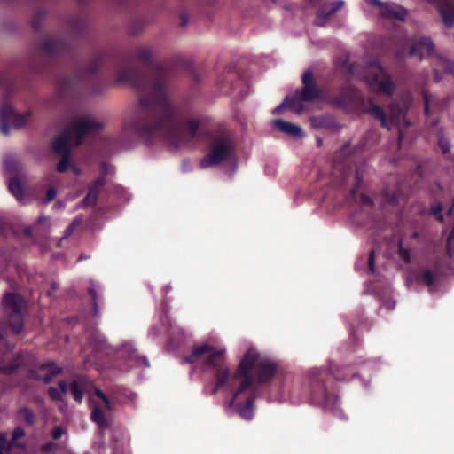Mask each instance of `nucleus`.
I'll use <instances>...</instances> for the list:
<instances>
[{"label":"nucleus","mask_w":454,"mask_h":454,"mask_svg":"<svg viewBox=\"0 0 454 454\" xmlns=\"http://www.w3.org/2000/svg\"><path fill=\"white\" fill-rule=\"evenodd\" d=\"M153 57L150 47L139 46L117 59V82L129 84L138 94L135 116L124 129L146 145L163 140L179 147L193 140L200 121H184L171 101L172 71L165 64L153 63Z\"/></svg>","instance_id":"1"},{"label":"nucleus","mask_w":454,"mask_h":454,"mask_svg":"<svg viewBox=\"0 0 454 454\" xmlns=\"http://www.w3.org/2000/svg\"><path fill=\"white\" fill-rule=\"evenodd\" d=\"M328 375H332L336 380L346 381L355 378L357 375V370L353 365L338 366L331 362L327 370L324 368L309 370L305 380L304 388L310 403L344 419L346 416L340 408L339 396L329 390L325 383Z\"/></svg>","instance_id":"2"},{"label":"nucleus","mask_w":454,"mask_h":454,"mask_svg":"<svg viewBox=\"0 0 454 454\" xmlns=\"http://www.w3.org/2000/svg\"><path fill=\"white\" fill-rule=\"evenodd\" d=\"M278 370L276 362L267 356H262L255 348H250L241 358L235 372L233 380L241 379V381L230 400L232 406L235 399L243 392L249 389L254 382L266 384L271 380Z\"/></svg>","instance_id":"3"},{"label":"nucleus","mask_w":454,"mask_h":454,"mask_svg":"<svg viewBox=\"0 0 454 454\" xmlns=\"http://www.w3.org/2000/svg\"><path fill=\"white\" fill-rule=\"evenodd\" d=\"M204 356V365L215 370V384L210 391V395H214L227 386L231 372L225 364L224 350L217 349L207 344L193 345L191 354L186 356L184 360L186 364H194Z\"/></svg>","instance_id":"4"},{"label":"nucleus","mask_w":454,"mask_h":454,"mask_svg":"<svg viewBox=\"0 0 454 454\" xmlns=\"http://www.w3.org/2000/svg\"><path fill=\"white\" fill-rule=\"evenodd\" d=\"M235 149L233 137L228 130L221 129L210 133L208 153L200 160V168H207L221 165L234 154Z\"/></svg>","instance_id":"5"},{"label":"nucleus","mask_w":454,"mask_h":454,"mask_svg":"<svg viewBox=\"0 0 454 454\" xmlns=\"http://www.w3.org/2000/svg\"><path fill=\"white\" fill-rule=\"evenodd\" d=\"M302 88L286 99L289 100L290 106L297 113L304 110L302 102H313L321 98V90L314 80V74L311 70H307L301 76Z\"/></svg>","instance_id":"6"},{"label":"nucleus","mask_w":454,"mask_h":454,"mask_svg":"<svg viewBox=\"0 0 454 454\" xmlns=\"http://www.w3.org/2000/svg\"><path fill=\"white\" fill-rule=\"evenodd\" d=\"M2 305L7 322L13 333L20 334L24 327L23 298L19 294L7 293L3 298Z\"/></svg>","instance_id":"7"},{"label":"nucleus","mask_w":454,"mask_h":454,"mask_svg":"<svg viewBox=\"0 0 454 454\" xmlns=\"http://www.w3.org/2000/svg\"><path fill=\"white\" fill-rule=\"evenodd\" d=\"M102 124L91 118L76 117L72 120L66 127L73 137L74 145L80 146L84 140V137L90 133L99 130Z\"/></svg>","instance_id":"8"},{"label":"nucleus","mask_w":454,"mask_h":454,"mask_svg":"<svg viewBox=\"0 0 454 454\" xmlns=\"http://www.w3.org/2000/svg\"><path fill=\"white\" fill-rule=\"evenodd\" d=\"M31 116L30 112L26 114H19L14 108L9 104L6 98L4 99L3 104L0 107V130L1 132L8 136L10 134L9 122H12V126L17 129H21L26 126L27 119Z\"/></svg>","instance_id":"9"},{"label":"nucleus","mask_w":454,"mask_h":454,"mask_svg":"<svg viewBox=\"0 0 454 454\" xmlns=\"http://www.w3.org/2000/svg\"><path fill=\"white\" fill-rule=\"evenodd\" d=\"M375 67L376 72L370 73L365 77L367 83L372 90L387 96H392L396 89L395 82L380 64L377 63Z\"/></svg>","instance_id":"10"},{"label":"nucleus","mask_w":454,"mask_h":454,"mask_svg":"<svg viewBox=\"0 0 454 454\" xmlns=\"http://www.w3.org/2000/svg\"><path fill=\"white\" fill-rule=\"evenodd\" d=\"M413 102L411 95H404L398 99L392 101L388 105V111L390 114L389 121L391 124L400 126H410V121L406 119L407 113Z\"/></svg>","instance_id":"11"},{"label":"nucleus","mask_w":454,"mask_h":454,"mask_svg":"<svg viewBox=\"0 0 454 454\" xmlns=\"http://www.w3.org/2000/svg\"><path fill=\"white\" fill-rule=\"evenodd\" d=\"M331 103L337 108H352L361 104L363 98L357 89L351 84L343 85L339 93L330 99Z\"/></svg>","instance_id":"12"},{"label":"nucleus","mask_w":454,"mask_h":454,"mask_svg":"<svg viewBox=\"0 0 454 454\" xmlns=\"http://www.w3.org/2000/svg\"><path fill=\"white\" fill-rule=\"evenodd\" d=\"M40 46L49 58H55L68 51V44L63 39L54 36L43 39Z\"/></svg>","instance_id":"13"},{"label":"nucleus","mask_w":454,"mask_h":454,"mask_svg":"<svg viewBox=\"0 0 454 454\" xmlns=\"http://www.w3.org/2000/svg\"><path fill=\"white\" fill-rule=\"evenodd\" d=\"M372 4L380 7V14L383 18L394 19L403 21L407 16V10L396 4L383 3L380 0H372Z\"/></svg>","instance_id":"14"},{"label":"nucleus","mask_w":454,"mask_h":454,"mask_svg":"<svg viewBox=\"0 0 454 454\" xmlns=\"http://www.w3.org/2000/svg\"><path fill=\"white\" fill-rule=\"evenodd\" d=\"M434 50V44L432 39L430 37H422L411 46L409 55L422 59L425 56L431 55Z\"/></svg>","instance_id":"15"},{"label":"nucleus","mask_w":454,"mask_h":454,"mask_svg":"<svg viewBox=\"0 0 454 454\" xmlns=\"http://www.w3.org/2000/svg\"><path fill=\"white\" fill-rule=\"evenodd\" d=\"M344 5L341 0L324 4L317 12L315 24L318 27H324L330 16L335 13Z\"/></svg>","instance_id":"16"},{"label":"nucleus","mask_w":454,"mask_h":454,"mask_svg":"<svg viewBox=\"0 0 454 454\" xmlns=\"http://www.w3.org/2000/svg\"><path fill=\"white\" fill-rule=\"evenodd\" d=\"M239 396L235 399H237ZM254 400H255V393L253 392L249 396H247L244 403H237L234 402L232 407H235L237 413L246 420H251L254 417ZM230 408L231 406L229 405Z\"/></svg>","instance_id":"17"},{"label":"nucleus","mask_w":454,"mask_h":454,"mask_svg":"<svg viewBox=\"0 0 454 454\" xmlns=\"http://www.w3.org/2000/svg\"><path fill=\"white\" fill-rule=\"evenodd\" d=\"M105 185L103 177H97V179L89 185L88 193L82 201V206L84 207L95 206L98 201V194Z\"/></svg>","instance_id":"18"},{"label":"nucleus","mask_w":454,"mask_h":454,"mask_svg":"<svg viewBox=\"0 0 454 454\" xmlns=\"http://www.w3.org/2000/svg\"><path fill=\"white\" fill-rule=\"evenodd\" d=\"M364 112L369 114L374 119L380 121L382 128L389 129L388 120L385 110L369 98L364 106Z\"/></svg>","instance_id":"19"},{"label":"nucleus","mask_w":454,"mask_h":454,"mask_svg":"<svg viewBox=\"0 0 454 454\" xmlns=\"http://www.w3.org/2000/svg\"><path fill=\"white\" fill-rule=\"evenodd\" d=\"M73 140V137L69 132L65 129L58 137H56L52 143V149L54 153L58 155L66 154L67 153H71V148L69 141Z\"/></svg>","instance_id":"20"},{"label":"nucleus","mask_w":454,"mask_h":454,"mask_svg":"<svg viewBox=\"0 0 454 454\" xmlns=\"http://www.w3.org/2000/svg\"><path fill=\"white\" fill-rule=\"evenodd\" d=\"M40 370L44 371L43 372L42 381L45 384L51 383L55 376L63 372L62 368L59 367L54 362L40 364Z\"/></svg>","instance_id":"21"},{"label":"nucleus","mask_w":454,"mask_h":454,"mask_svg":"<svg viewBox=\"0 0 454 454\" xmlns=\"http://www.w3.org/2000/svg\"><path fill=\"white\" fill-rule=\"evenodd\" d=\"M87 380L83 376H77L71 383L70 392L74 399L79 403H82L84 396V390Z\"/></svg>","instance_id":"22"},{"label":"nucleus","mask_w":454,"mask_h":454,"mask_svg":"<svg viewBox=\"0 0 454 454\" xmlns=\"http://www.w3.org/2000/svg\"><path fill=\"white\" fill-rule=\"evenodd\" d=\"M274 126L280 131L291 135L293 137H301L302 129L300 126L294 125L287 121L282 119H276L273 121Z\"/></svg>","instance_id":"23"},{"label":"nucleus","mask_w":454,"mask_h":454,"mask_svg":"<svg viewBox=\"0 0 454 454\" xmlns=\"http://www.w3.org/2000/svg\"><path fill=\"white\" fill-rule=\"evenodd\" d=\"M90 419L96 423L101 431L110 427V421L106 419L104 409L99 405H95L90 414Z\"/></svg>","instance_id":"24"},{"label":"nucleus","mask_w":454,"mask_h":454,"mask_svg":"<svg viewBox=\"0 0 454 454\" xmlns=\"http://www.w3.org/2000/svg\"><path fill=\"white\" fill-rule=\"evenodd\" d=\"M399 203V194L395 191L388 188L380 192V204L383 208L393 207Z\"/></svg>","instance_id":"25"},{"label":"nucleus","mask_w":454,"mask_h":454,"mask_svg":"<svg viewBox=\"0 0 454 454\" xmlns=\"http://www.w3.org/2000/svg\"><path fill=\"white\" fill-rule=\"evenodd\" d=\"M422 98H423V102H424L425 115L428 119L430 126L436 127L440 122V119L438 117H431L430 103H431L432 96L427 90H423L422 91Z\"/></svg>","instance_id":"26"},{"label":"nucleus","mask_w":454,"mask_h":454,"mask_svg":"<svg viewBox=\"0 0 454 454\" xmlns=\"http://www.w3.org/2000/svg\"><path fill=\"white\" fill-rule=\"evenodd\" d=\"M8 188L10 192L19 200L21 201L24 197L23 186L20 180L14 176L10 179Z\"/></svg>","instance_id":"27"},{"label":"nucleus","mask_w":454,"mask_h":454,"mask_svg":"<svg viewBox=\"0 0 454 454\" xmlns=\"http://www.w3.org/2000/svg\"><path fill=\"white\" fill-rule=\"evenodd\" d=\"M125 350L129 353V359L135 361L137 364H143L145 367H149L150 364L148 359L145 356L137 354L130 345L125 346Z\"/></svg>","instance_id":"28"},{"label":"nucleus","mask_w":454,"mask_h":454,"mask_svg":"<svg viewBox=\"0 0 454 454\" xmlns=\"http://www.w3.org/2000/svg\"><path fill=\"white\" fill-rule=\"evenodd\" d=\"M104 58L101 54L98 55L93 61L85 67L84 73L89 75H94L96 74L103 63Z\"/></svg>","instance_id":"29"},{"label":"nucleus","mask_w":454,"mask_h":454,"mask_svg":"<svg viewBox=\"0 0 454 454\" xmlns=\"http://www.w3.org/2000/svg\"><path fill=\"white\" fill-rule=\"evenodd\" d=\"M18 415L24 419V421L27 425H34L35 423L36 418L34 413V411L27 408V407H22L19 410Z\"/></svg>","instance_id":"30"},{"label":"nucleus","mask_w":454,"mask_h":454,"mask_svg":"<svg viewBox=\"0 0 454 454\" xmlns=\"http://www.w3.org/2000/svg\"><path fill=\"white\" fill-rule=\"evenodd\" d=\"M60 156H61V158L57 165L56 169L59 173H64L67 169V167H68V164L70 161V158H71V154H70V153H67L66 154H62Z\"/></svg>","instance_id":"31"},{"label":"nucleus","mask_w":454,"mask_h":454,"mask_svg":"<svg viewBox=\"0 0 454 454\" xmlns=\"http://www.w3.org/2000/svg\"><path fill=\"white\" fill-rule=\"evenodd\" d=\"M91 286L88 289V294L91 297L92 300V310H93V316L98 317V304L97 301V292L94 287V283L91 281Z\"/></svg>","instance_id":"32"},{"label":"nucleus","mask_w":454,"mask_h":454,"mask_svg":"<svg viewBox=\"0 0 454 454\" xmlns=\"http://www.w3.org/2000/svg\"><path fill=\"white\" fill-rule=\"evenodd\" d=\"M95 395L98 398H100L104 404H105V410L107 411H111L113 410V404L110 398L99 388L95 389Z\"/></svg>","instance_id":"33"},{"label":"nucleus","mask_w":454,"mask_h":454,"mask_svg":"<svg viewBox=\"0 0 454 454\" xmlns=\"http://www.w3.org/2000/svg\"><path fill=\"white\" fill-rule=\"evenodd\" d=\"M363 184V175L362 173L360 172V169L359 168H356V184H354V186L352 187V189L350 190V196L355 199L356 196V193H357V191L359 190V188L361 187Z\"/></svg>","instance_id":"34"},{"label":"nucleus","mask_w":454,"mask_h":454,"mask_svg":"<svg viewBox=\"0 0 454 454\" xmlns=\"http://www.w3.org/2000/svg\"><path fill=\"white\" fill-rule=\"evenodd\" d=\"M417 280H422L427 286H432L434 284V275L430 270H426L421 276H418Z\"/></svg>","instance_id":"35"},{"label":"nucleus","mask_w":454,"mask_h":454,"mask_svg":"<svg viewBox=\"0 0 454 454\" xmlns=\"http://www.w3.org/2000/svg\"><path fill=\"white\" fill-rule=\"evenodd\" d=\"M442 206L441 203L432 205L430 208V214L434 215L439 222L443 221V215H442Z\"/></svg>","instance_id":"36"},{"label":"nucleus","mask_w":454,"mask_h":454,"mask_svg":"<svg viewBox=\"0 0 454 454\" xmlns=\"http://www.w3.org/2000/svg\"><path fill=\"white\" fill-rule=\"evenodd\" d=\"M398 255L405 262H410L411 260V255L409 250L403 247L402 241H400L398 244Z\"/></svg>","instance_id":"37"},{"label":"nucleus","mask_w":454,"mask_h":454,"mask_svg":"<svg viewBox=\"0 0 454 454\" xmlns=\"http://www.w3.org/2000/svg\"><path fill=\"white\" fill-rule=\"evenodd\" d=\"M44 13L42 11H38L32 20V26L35 30L39 31L42 27V20L43 19Z\"/></svg>","instance_id":"38"},{"label":"nucleus","mask_w":454,"mask_h":454,"mask_svg":"<svg viewBox=\"0 0 454 454\" xmlns=\"http://www.w3.org/2000/svg\"><path fill=\"white\" fill-rule=\"evenodd\" d=\"M44 371L40 370V366L37 369H29L27 373V378L29 380H35L42 381L43 372Z\"/></svg>","instance_id":"39"},{"label":"nucleus","mask_w":454,"mask_h":454,"mask_svg":"<svg viewBox=\"0 0 454 454\" xmlns=\"http://www.w3.org/2000/svg\"><path fill=\"white\" fill-rule=\"evenodd\" d=\"M358 203L362 207H372L373 205H374V202H373L372 199L370 198L368 195H366L364 193H362L359 196Z\"/></svg>","instance_id":"40"},{"label":"nucleus","mask_w":454,"mask_h":454,"mask_svg":"<svg viewBox=\"0 0 454 454\" xmlns=\"http://www.w3.org/2000/svg\"><path fill=\"white\" fill-rule=\"evenodd\" d=\"M18 368H19V364L14 361L9 364L0 366V372L12 374L15 371H17Z\"/></svg>","instance_id":"41"},{"label":"nucleus","mask_w":454,"mask_h":454,"mask_svg":"<svg viewBox=\"0 0 454 454\" xmlns=\"http://www.w3.org/2000/svg\"><path fill=\"white\" fill-rule=\"evenodd\" d=\"M48 395L54 401H57V402L63 401L61 392H59V390L56 387H49Z\"/></svg>","instance_id":"42"},{"label":"nucleus","mask_w":454,"mask_h":454,"mask_svg":"<svg viewBox=\"0 0 454 454\" xmlns=\"http://www.w3.org/2000/svg\"><path fill=\"white\" fill-rule=\"evenodd\" d=\"M438 145L440 148L442 149L443 153H448L450 149V142L444 138L443 137H440L438 139Z\"/></svg>","instance_id":"43"},{"label":"nucleus","mask_w":454,"mask_h":454,"mask_svg":"<svg viewBox=\"0 0 454 454\" xmlns=\"http://www.w3.org/2000/svg\"><path fill=\"white\" fill-rule=\"evenodd\" d=\"M286 107H290L291 108L290 104H289V100H287L286 98L285 100L280 105H278L277 107L274 108L272 113L274 114H280L283 113V111Z\"/></svg>","instance_id":"44"},{"label":"nucleus","mask_w":454,"mask_h":454,"mask_svg":"<svg viewBox=\"0 0 454 454\" xmlns=\"http://www.w3.org/2000/svg\"><path fill=\"white\" fill-rule=\"evenodd\" d=\"M368 269L372 273L375 271V252L371 250L368 257Z\"/></svg>","instance_id":"45"},{"label":"nucleus","mask_w":454,"mask_h":454,"mask_svg":"<svg viewBox=\"0 0 454 454\" xmlns=\"http://www.w3.org/2000/svg\"><path fill=\"white\" fill-rule=\"evenodd\" d=\"M56 195H57L56 189L54 187H50L46 191V195H45L44 202L45 203H50L51 201H52L55 199Z\"/></svg>","instance_id":"46"},{"label":"nucleus","mask_w":454,"mask_h":454,"mask_svg":"<svg viewBox=\"0 0 454 454\" xmlns=\"http://www.w3.org/2000/svg\"><path fill=\"white\" fill-rule=\"evenodd\" d=\"M25 435V431L20 427H16L12 432V441L15 442L18 439Z\"/></svg>","instance_id":"47"},{"label":"nucleus","mask_w":454,"mask_h":454,"mask_svg":"<svg viewBox=\"0 0 454 454\" xmlns=\"http://www.w3.org/2000/svg\"><path fill=\"white\" fill-rule=\"evenodd\" d=\"M108 175V167L106 162H101L100 164V175L98 177H103V181L105 182V184H106V176Z\"/></svg>","instance_id":"48"},{"label":"nucleus","mask_w":454,"mask_h":454,"mask_svg":"<svg viewBox=\"0 0 454 454\" xmlns=\"http://www.w3.org/2000/svg\"><path fill=\"white\" fill-rule=\"evenodd\" d=\"M12 446L21 447L20 444L15 442H13V444H8V446H0V454H10Z\"/></svg>","instance_id":"49"},{"label":"nucleus","mask_w":454,"mask_h":454,"mask_svg":"<svg viewBox=\"0 0 454 454\" xmlns=\"http://www.w3.org/2000/svg\"><path fill=\"white\" fill-rule=\"evenodd\" d=\"M453 241H454V227L451 229L450 233L447 239L446 250L449 254H450V250H451L450 246Z\"/></svg>","instance_id":"50"},{"label":"nucleus","mask_w":454,"mask_h":454,"mask_svg":"<svg viewBox=\"0 0 454 454\" xmlns=\"http://www.w3.org/2000/svg\"><path fill=\"white\" fill-rule=\"evenodd\" d=\"M62 434L63 430L61 429V427H56L52 429L51 436L54 440H58L59 438L61 437Z\"/></svg>","instance_id":"51"},{"label":"nucleus","mask_w":454,"mask_h":454,"mask_svg":"<svg viewBox=\"0 0 454 454\" xmlns=\"http://www.w3.org/2000/svg\"><path fill=\"white\" fill-rule=\"evenodd\" d=\"M58 385L59 387V392H61V395L63 396V395L67 394L68 391L67 384L64 380H59Z\"/></svg>","instance_id":"52"},{"label":"nucleus","mask_w":454,"mask_h":454,"mask_svg":"<svg viewBox=\"0 0 454 454\" xmlns=\"http://www.w3.org/2000/svg\"><path fill=\"white\" fill-rule=\"evenodd\" d=\"M189 22V17L185 13L180 15V26L184 27Z\"/></svg>","instance_id":"53"},{"label":"nucleus","mask_w":454,"mask_h":454,"mask_svg":"<svg viewBox=\"0 0 454 454\" xmlns=\"http://www.w3.org/2000/svg\"><path fill=\"white\" fill-rule=\"evenodd\" d=\"M74 222L70 224L65 231V235H64V238H67L68 236L71 235V233L73 232L74 231Z\"/></svg>","instance_id":"54"},{"label":"nucleus","mask_w":454,"mask_h":454,"mask_svg":"<svg viewBox=\"0 0 454 454\" xmlns=\"http://www.w3.org/2000/svg\"><path fill=\"white\" fill-rule=\"evenodd\" d=\"M8 444L11 443L7 442L5 434L0 433V446H8Z\"/></svg>","instance_id":"55"},{"label":"nucleus","mask_w":454,"mask_h":454,"mask_svg":"<svg viewBox=\"0 0 454 454\" xmlns=\"http://www.w3.org/2000/svg\"><path fill=\"white\" fill-rule=\"evenodd\" d=\"M70 83L69 80H63L61 83L59 84V89L64 90L66 87H68Z\"/></svg>","instance_id":"56"},{"label":"nucleus","mask_w":454,"mask_h":454,"mask_svg":"<svg viewBox=\"0 0 454 454\" xmlns=\"http://www.w3.org/2000/svg\"><path fill=\"white\" fill-rule=\"evenodd\" d=\"M5 337V329L4 325L0 323V340H3Z\"/></svg>","instance_id":"57"},{"label":"nucleus","mask_w":454,"mask_h":454,"mask_svg":"<svg viewBox=\"0 0 454 454\" xmlns=\"http://www.w3.org/2000/svg\"><path fill=\"white\" fill-rule=\"evenodd\" d=\"M46 220H47V217H46V216H44V215H42V216L38 217V219H37V224H42V223H43Z\"/></svg>","instance_id":"58"},{"label":"nucleus","mask_w":454,"mask_h":454,"mask_svg":"<svg viewBox=\"0 0 454 454\" xmlns=\"http://www.w3.org/2000/svg\"><path fill=\"white\" fill-rule=\"evenodd\" d=\"M24 231H25L26 235L31 236L32 232H33V229H32V227H27Z\"/></svg>","instance_id":"59"},{"label":"nucleus","mask_w":454,"mask_h":454,"mask_svg":"<svg viewBox=\"0 0 454 454\" xmlns=\"http://www.w3.org/2000/svg\"><path fill=\"white\" fill-rule=\"evenodd\" d=\"M113 454H123L122 450L119 449L118 447H114L113 450Z\"/></svg>","instance_id":"60"},{"label":"nucleus","mask_w":454,"mask_h":454,"mask_svg":"<svg viewBox=\"0 0 454 454\" xmlns=\"http://www.w3.org/2000/svg\"><path fill=\"white\" fill-rule=\"evenodd\" d=\"M162 290H163L164 293H168V292H169L171 290V286L169 285H167V286H165L163 287Z\"/></svg>","instance_id":"61"},{"label":"nucleus","mask_w":454,"mask_h":454,"mask_svg":"<svg viewBox=\"0 0 454 454\" xmlns=\"http://www.w3.org/2000/svg\"><path fill=\"white\" fill-rule=\"evenodd\" d=\"M4 231V223L2 219L0 218V233Z\"/></svg>","instance_id":"62"},{"label":"nucleus","mask_w":454,"mask_h":454,"mask_svg":"<svg viewBox=\"0 0 454 454\" xmlns=\"http://www.w3.org/2000/svg\"><path fill=\"white\" fill-rule=\"evenodd\" d=\"M419 232L415 231V232H413V233L411 234V238H412V239H417V238L419 237Z\"/></svg>","instance_id":"63"},{"label":"nucleus","mask_w":454,"mask_h":454,"mask_svg":"<svg viewBox=\"0 0 454 454\" xmlns=\"http://www.w3.org/2000/svg\"><path fill=\"white\" fill-rule=\"evenodd\" d=\"M435 79H436L437 81H439V80H440L438 71H435Z\"/></svg>","instance_id":"64"}]
</instances>
